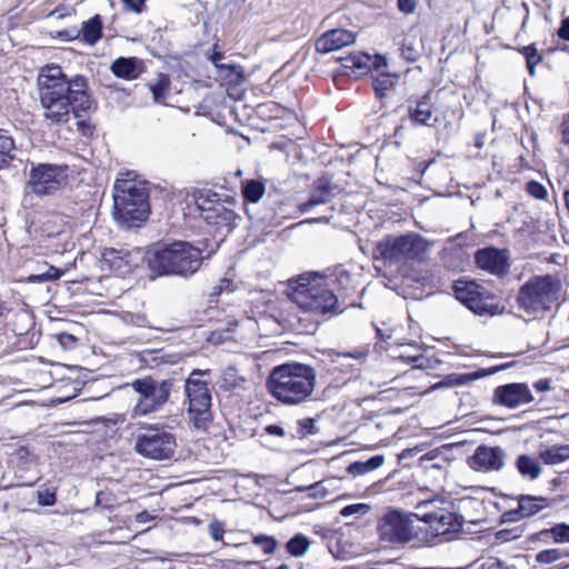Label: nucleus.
I'll list each match as a JSON object with an SVG mask.
<instances>
[{"instance_id":"nucleus-57","label":"nucleus","mask_w":569,"mask_h":569,"mask_svg":"<svg viewBox=\"0 0 569 569\" xmlns=\"http://www.w3.org/2000/svg\"><path fill=\"white\" fill-rule=\"evenodd\" d=\"M383 461H385L383 456L378 455V456L371 457L370 459H368L365 462L367 465L368 470L373 471V470L380 468L382 466Z\"/></svg>"},{"instance_id":"nucleus-15","label":"nucleus","mask_w":569,"mask_h":569,"mask_svg":"<svg viewBox=\"0 0 569 569\" xmlns=\"http://www.w3.org/2000/svg\"><path fill=\"white\" fill-rule=\"evenodd\" d=\"M67 178L68 166L38 163L30 169L28 186L33 193L44 196L60 190L67 183Z\"/></svg>"},{"instance_id":"nucleus-56","label":"nucleus","mask_w":569,"mask_h":569,"mask_svg":"<svg viewBox=\"0 0 569 569\" xmlns=\"http://www.w3.org/2000/svg\"><path fill=\"white\" fill-rule=\"evenodd\" d=\"M370 70L373 69V71L380 73V69L386 67V59L381 56H370Z\"/></svg>"},{"instance_id":"nucleus-50","label":"nucleus","mask_w":569,"mask_h":569,"mask_svg":"<svg viewBox=\"0 0 569 569\" xmlns=\"http://www.w3.org/2000/svg\"><path fill=\"white\" fill-rule=\"evenodd\" d=\"M38 502L41 506H53L56 503V495L49 489L38 491Z\"/></svg>"},{"instance_id":"nucleus-33","label":"nucleus","mask_w":569,"mask_h":569,"mask_svg":"<svg viewBox=\"0 0 569 569\" xmlns=\"http://www.w3.org/2000/svg\"><path fill=\"white\" fill-rule=\"evenodd\" d=\"M346 68L357 69L360 73L370 71V56L355 53L341 59Z\"/></svg>"},{"instance_id":"nucleus-17","label":"nucleus","mask_w":569,"mask_h":569,"mask_svg":"<svg viewBox=\"0 0 569 569\" xmlns=\"http://www.w3.org/2000/svg\"><path fill=\"white\" fill-rule=\"evenodd\" d=\"M533 400V395L526 383H507L497 387L493 391V402L508 409H516Z\"/></svg>"},{"instance_id":"nucleus-3","label":"nucleus","mask_w":569,"mask_h":569,"mask_svg":"<svg viewBox=\"0 0 569 569\" xmlns=\"http://www.w3.org/2000/svg\"><path fill=\"white\" fill-rule=\"evenodd\" d=\"M427 256V240L417 233H407L400 237H386L379 241L373 250L375 260H382L386 264L398 263L406 260L421 267L420 272L411 270L407 274V281H413L421 287L416 288L410 295L413 299L421 300L425 297V271Z\"/></svg>"},{"instance_id":"nucleus-49","label":"nucleus","mask_w":569,"mask_h":569,"mask_svg":"<svg viewBox=\"0 0 569 569\" xmlns=\"http://www.w3.org/2000/svg\"><path fill=\"white\" fill-rule=\"evenodd\" d=\"M369 509H370V507L366 503H355V505H349V506H346L345 508H342L340 511V515L342 517H350L356 513L365 515L369 511Z\"/></svg>"},{"instance_id":"nucleus-4","label":"nucleus","mask_w":569,"mask_h":569,"mask_svg":"<svg viewBox=\"0 0 569 569\" xmlns=\"http://www.w3.org/2000/svg\"><path fill=\"white\" fill-rule=\"evenodd\" d=\"M149 183L128 171L121 173L113 186V218L131 228L146 221L150 213Z\"/></svg>"},{"instance_id":"nucleus-2","label":"nucleus","mask_w":569,"mask_h":569,"mask_svg":"<svg viewBox=\"0 0 569 569\" xmlns=\"http://www.w3.org/2000/svg\"><path fill=\"white\" fill-rule=\"evenodd\" d=\"M316 386V369L301 362L276 366L266 380L269 395L284 406H299L312 400Z\"/></svg>"},{"instance_id":"nucleus-9","label":"nucleus","mask_w":569,"mask_h":569,"mask_svg":"<svg viewBox=\"0 0 569 569\" xmlns=\"http://www.w3.org/2000/svg\"><path fill=\"white\" fill-rule=\"evenodd\" d=\"M416 521L427 522V513L403 512L398 509H389L377 525V533L381 543L387 546L405 545L416 539L421 531V526Z\"/></svg>"},{"instance_id":"nucleus-55","label":"nucleus","mask_w":569,"mask_h":569,"mask_svg":"<svg viewBox=\"0 0 569 569\" xmlns=\"http://www.w3.org/2000/svg\"><path fill=\"white\" fill-rule=\"evenodd\" d=\"M348 471L352 475H363L369 472L365 461H356L348 467Z\"/></svg>"},{"instance_id":"nucleus-51","label":"nucleus","mask_w":569,"mask_h":569,"mask_svg":"<svg viewBox=\"0 0 569 569\" xmlns=\"http://www.w3.org/2000/svg\"><path fill=\"white\" fill-rule=\"evenodd\" d=\"M122 3L128 11L141 13L146 8V0H122Z\"/></svg>"},{"instance_id":"nucleus-5","label":"nucleus","mask_w":569,"mask_h":569,"mask_svg":"<svg viewBox=\"0 0 569 569\" xmlns=\"http://www.w3.org/2000/svg\"><path fill=\"white\" fill-rule=\"evenodd\" d=\"M292 301L315 316L333 317L343 312V303L317 274H301L291 284Z\"/></svg>"},{"instance_id":"nucleus-52","label":"nucleus","mask_w":569,"mask_h":569,"mask_svg":"<svg viewBox=\"0 0 569 569\" xmlns=\"http://www.w3.org/2000/svg\"><path fill=\"white\" fill-rule=\"evenodd\" d=\"M209 532L213 540H216V541L222 540L223 533H224L223 525L217 520L212 521L209 525Z\"/></svg>"},{"instance_id":"nucleus-59","label":"nucleus","mask_w":569,"mask_h":569,"mask_svg":"<svg viewBox=\"0 0 569 569\" xmlns=\"http://www.w3.org/2000/svg\"><path fill=\"white\" fill-rule=\"evenodd\" d=\"M558 36L565 41H569V17L561 21L560 28L558 29Z\"/></svg>"},{"instance_id":"nucleus-63","label":"nucleus","mask_w":569,"mask_h":569,"mask_svg":"<svg viewBox=\"0 0 569 569\" xmlns=\"http://www.w3.org/2000/svg\"><path fill=\"white\" fill-rule=\"evenodd\" d=\"M154 517L151 516L148 511H141L136 515V521L139 523H147L151 521Z\"/></svg>"},{"instance_id":"nucleus-6","label":"nucleus","mask_w":569,"mask_h":569,"mask_svg":"<svg viewBox=\"0 0 569 569\" xmlns=\"http://www.w3.org/2000/svg\"><path fill=\"white\" fill-rule=\"evenodd\" d=\"M565 289L559 274H540L529 278L518 290V308L528 315L546 313L565 301Z\"/></svg>"},{"instance_id":"nucleus-20","label":"nucleus","mask_w":569,"mask_h":569,"mask_svg":"<svg viewBox=\"0 0 569 569\" xmlns=\"http://www.w3.org/2000/svg\"><path fill=\"white\" fill-rule=\"evenodd\" d=\"M338 192V187L327 177L313 181L308 201L299 206L301 212H309L313 207L328 203Z\"/></svg>"},{"instance_id":"nucleus-45","label":"nucleus","mask_w":569,"mask_h":569,"mask_svg":"<svg viewBox=\"0 0 569 569\" xmlns=\"http://www.w3.org/2000/svg\"><path fill=\"white\" fill-rule=\"evenodd\" d=\"M425 102L421 100L417 103L416 108H409L410 120L417 124L427 123V109L423 108Z\"/></svg>"},{"instance_id":"nucleus-47","label":"nucleus","mask_w":569,"mask_h":569,"mask_svg":"<svg viewBox=\"0 0 569 569\" xmlns=\"http://www.w3.org/2000/svg\"><path fill=\"white\" fill-rule=\"evenodd\" d=\"M527 192L532 196L536 199H545L548 194L546 188L537 182V181H529L526 187Z\"/></svg>"},{"instance_id":"nucleus-28","label":"nucleus","mask_w":569,"mask_h":569,"mask_svg":"<svg viewBox=\"0 0 569 569\" xmlns=\"http://www.w3.org/2000/svg\"><path fill=\"white\" fill-rule=\"evenodd\" d=\"M398 82V76L388 72H380L372 76V86L376 94L382 99L391 92Z\"/></svg>"},{"instance_id":"nucleus-12","label":"nucleus","mask_w":569,"mask_h":569,"mask_svg":"<svg viewBox=\"0 0 569 569\" xmlns=\"http://www.w3.org/2000/svg\"><path fill=\"white\" fill-rule=\"evenodd\" d=\"M200 218L208 224L232 228L238 214L231 208L233 200L222 199L221 196L209 189H197L191 192Z\"/></svg>"},{"instance_id":"nucleus-37","label":"nucleus","mask_w":569,"mask_h":569,"mask_svg":"<svg viewBox=\"0 0 569 569\" xmlns=\"http://www.w3.org/2000/svg\"><path fill=\"white\" fill-rule=\"evenodd\" d=\"M565 557H569V552H566L559 548L545 549L536 555V561L541 565L553 563Z\"/></svg>"},{"instance_id":"nucleus-38","label":"nucleus","mask_w":569,"mask_h":569,"mask_svg":"<svg viewBox=\"0 0 569 569\" xmlns=\"http://www.w3.org/2000/svg\"><path fill=\"white\" fill-rule=\"evenodd\" d=\"M422 451H423L422 445L416 446L413 448H407L399 453V456H398L399 462L402 465V467L409 468L413 465V462H411V459H413L415 457H418V462L420 463L421 461H423V459L427 456L426 453L421 455Z\"/></svg>"},{"instance_id":"nucleus-27","label":"nucleus","mask_w":569,"mask_h":569,"mask_svg":"<svg viewBox=\"0 0 569 569\" xmlns=\"http://www.w3.org/2000/svg\"><path fill=\"white\" fill-rule=\"evenodd\" d=\"M217 77L227 84L238 86L244 81V71L238 64H219Z\"/></svg>"},{"instance_id":"nucleus-58","label":"nucleus","mask_w":569,"mask_h":569,"mask_svg":"<svg viewBox=\"0 0 569 569\" xmlns=\"http://www.w3.org/2000/svg\"><path fill=\"white\" fill-rule=\"evenodd\" d=\"M520 537L519 532H516V530H500L497 532V539L500 541H510L516 538Z\"/></svg>"},{"instance_id":"nucleus-42","label":"nucleus","mask_w":569,"mask_h":569,"mask_svg":"<svg viewBox=\"0 0 569 569\" xmlns=\"http://www.w3.org/2000/svg\"><path fill=\"white\" fill-rule=\"evenodd\" d=\"M297 492H307L309 498L322 499L328 495L327 488L323 486V481L315 482L310 486H300L295 488Z\"/></svg>"},{"instance_id":"nucleus-14","label":"nucleus","mask_w":569,"mask_h":569,"mask_svg":"<svg viewBox=\"0 0 569 569\" xmlns=\"http://www.w3.org/2000/svg\"><path fill=\"white\" fill-rule=\"evenodd\" d=\"M176 447L174 435L158 425L141 427L134 442L137 453L153 460L171 458Z\"/></svg>"},{"instance_id":"nucleus-22","label":"nucleus","mask_w":569,"mask_h":569,"mask_svg":"<svg viewBox=\"0 0 569 569\" xmlns=\"http://www.w3.org/2000/svg\"><path fill=\"white\" fill-rule=\"evenodd\" d=\"M441 261L450 270H463L469 262V253L462 246L451 243L442 250Z\"/></svg>"},{"instance_id":"nucleus-21","label":"nucleus","mask_w":569,"mask_h":569,"mask_svg":"<svg viewBox=\"0 0 569 569\" xmlns=\"http://www.w3.org/2000/svg\"><path fill=\"white\" fill-rule=\"evenodd\" d=\"M356 41V34L346 29H332L325 32L316 42L318 52L328 53Z\"/></svg>"},{"instance_id":"nucleus-44","label":"nucleus","mask_w":569,"mask_h":569,"mask_svg":"<svg viewBox=\"0 0 569 569\" xmlns=\"http://www.w3.org/2000/svg\"><path fill=\"white\" fill-rule=\"evenodd\" d=\"M433 451H429V475L431 472H435L436 480H443L447 476V468L449 466V462L443 460L442 463L440 462H432L435 460Z\"/></svg>"},{"instance_id":"nucleus-64","label":"nucleus","mask_w":569,"mask_h":569,"mask_svg":"<svg viewBox=\"0 0 569 569\" xmlns=\"http://www.w3.org/2000/svg\"><path fill=\"white\" fill-rule=\"evenodd\" d=\"M223 54L218 51H213L208 59L214 64L216 69L218 70V66L221 64L220 61L222 60Z\"/></svg>"},{"instance_id":"nucleus-60","label":"nucleus","mask_w":569,"mask_h":569,"mask_svg":"<svg viewBox=\"0 0 569 569\" xmlns=\"http://www.w3.org/2000/svg\"><path fill=\"white\" fill-rule=\"evenodd\" d=\"M533 387L539 392H547L551 389V381L549 379H540L533 383Z\"/></svg>"},{"instance_id":"nucleus-18","label":"nucleus","mask_w":569,"mask_h":569,"mask_svg":"<svg viewBox=\"0 0 569 569\" xmlns=\"http://www.w3.org/2000/svg\"><path fill=\"white\" fill-rule=\"evenodd\" d=\"M552 500L542 496L520 495L518 507L502 513V521H518L532 517L551 506Z\"/></svg>"},{"instance_id":"nucleus-35","label":"nucleus","mask_w":569,"mask_h":569,"mask_svg":"<svg viewBox=\"0 0 569 569\" xmlns=\"http://www.w3.org/2000/svg\"><path fill=\"white\" fill-rule=\"evenodd\" d=\"M242 193L247 201L256 203L264 193V184L258 180H250L243 186Z\"/></svg>"},{"instance_id":"nucleus-43","label":"nucleus","mask_w":569,"mask_h":569,"mask_svg":"<svg viewBox=\"0 0 569 569\" xmlns=\"http://www.w3.org/2000/svg\"><path fill=\"white\" fill-rule=\"evenodd\" d=\"M253 543L261 547L266 555H272L278 547L276 538L267 535L256 536L253 538Z\"/></svg>"},{"instance_id":"nucleus-39","label":"nucleus","mask_w":569,"mask_h":569,"mask_svg":"<svg viewBox=\"0 0 569 569\" xmlns=\"http://www.w3.org/2000/svg\"><path fill=\"white\" fill-rule=\"evenodd\" d=\"M521 52H522V54L526 58V64H527V69L529 71V74L531 77H533L535 73H536V71H535L536 66L541 62L542 56L538 52V50H537L535 44H530V46L523 47L521 49Z\"/></svg>"},{"instance_id":"nucleus-8","label":"nucleus","mask_w":569,"mask_h":569,"mask_svg":"<svg viewBox=\"0 0 569 569\" xmlns=\"http://www.w3.org/2000/svg\"><path fill=\"white\" fill-rule=\"evenodd\" d=\"M129 386L137 393L131 417L141 418L157 413L164 408L170 400L176 380L173 378L159 379L144 376L132 380Z\"/></svg>"},{"instance_id":"nucleus-61","label":"nucleus","mask_w":569,"mask_h":569,"mask_svg":"<svg viewBox=\"0 0 569 569\" xmlns=\"http://www.w3.org/2000/svg\"><path fill=\"white\" fill-rule=\"evenodd\" d=\"M264 431L268 435L277 436V437H284L286 432L282 427L278 425H270L264 428Z\"/></svg>"},{"instance_id":"nucleus-7","label":"nucleus","mask_w":569,"mask_h":569,"mask_svg":"<svg viewBox=\"0 0 569 569\" xmlns=\"http://www.w3.org/2000/svg\"><path fill=\"white\" fill-rule=\"evenodd\" d=\"M201 250L186 241H176L149 253L148 267L157 274H193L201 266Z\"/></svg>"},{"instance_id":"nucleus-29","label":"nucleus","mask_w":569,"mask_h":569,"mask_svg":"<svg viewBox=\"0 0 569 569\" xmlns=\"http://www.w3.org/2000/svg\"><path fill=\"white\" fill-rule=\"evenodd\" d=\"M16 144L13 139L0 129V169L8 167L14 159Z\"/></svg>"},{"instance_id":"nucleus-10","label":"nucleus","mask_w":569,"mask_h":569,"mask_svg":"<svg viewBox=\"0 0 569 569\" xmlns=\"http://www.w3.org/2000/svg\"><path fill=\"white\" fill-rule=\"evenodd\" d=\"M208 371L196 369L184 382L190 422L196 429L203 431L209 428L212 421L209 383L200 379Z\"/></svg>"},{"instance_id":"nucleus-19","label":"nucleus","mask_w":569,"mask_h":569,"mask_svg":"<svg viewBox=\"0 0 569 569\" xmlns=\"http://www.w3.org/2000/svg\"><path fill=\"white\" fill-rule=\"evenodd\" d=\"M505 451L500 447L479 446L470 458V466L476 470H500L505 465Z\"/></svg>"},{"instance_id":"nucleus-13","label":"nucleus","mask_w":569,"mask_h":569,"mask_svg":"<svg viewBox=\"0 0 569 569\" xmlns=\"http://www.w3.org/2000/svg\"><path fill=\"white\" fill-rule=\"evenodd\" d=\"M456 298L479 316H495L501 312L498 297L473 280L459 279L452 286Z\"/></svg>"},{"instance_id":"nucleus-23","label":"nucleus","mask_w":569,"mask_h":569,"mask_svg":"<svg viewBox=\"0 0 569 569\" xmlns=\"http://www.w3.org/2000/svg\"><path fill=\"white\" fill-rule=\"evenodd\" d=\"M130 254L113 248L106 249L102 253L103 263L119 276H126L131 271Z\"/></svg>"},{"instance_id":"nucleus-16","label":"nucleus","mask_w":569,"mask_h":569,"mask_svg":"<svg viewBox=\"0 0 569 569\" xmlns=\"http://www.w3.org/2000/svg\"><path fill=\"white\" fill-rule=\"evenodd\" d=\"M475 262L481 270L503 278L510 270V253L508 249L487 247L476 251Z\"/></svg>"},{"instance_id":"nucleus-48","label":"nucleus","mask_w":569,"mask_h":569,"mask_svg":"<svg viewBox=\"0 0 569 569\" xmlns=\"http://www.w3.org/2000/svg\"><path fill=\"white\" fill-rule=\"evenodd\" d=\"M233 290H234V284H233L232 280H230L228 278H222L219 280V283L212 288L210 296L218 297L222 292H231Z\"/></svg>"},{"instance_id":"nucleus-11","label":"nucleus","mask_w":569,"mask_h":569,"mask_svg":"<svg viewBox=\"0 0 569 569\" xmlns=\"http://www.w3.org/2000/svg\"><path fill=\"white\" fill-rule=\"evenodd\" d=\"M462 525L463 518L457 513L448 496L429 495V537L439 539L438 542L449 541Z\"/></svg>"},{"instance_id":"nucleus-46","label":"nucleus","mask_w":569,"mask_h":569,"mask_svg":"<svg viewBox=\"0 0 569 569\" xmlns=\"http://www.w3.org/2000/svg\"><path fill=\"white\" fill-rule=\"evenodd\" d=\"M298 425H299L298 432L301 437H307L309 435L317 433L316 421L312 418L301 419V420H299Z\"/></svg>"},{"instance_id":"nucleus-31","label":"nucleus","mask_w":569,"mask_h":569,"mask_svg":"<svg viewBox=\"0 0 569 569\" xmlns=\"http://www.w3.org/2000/svg\"><path fill=\"white\" fill-rule=\"evenodd\" d=\"M102 23L100 17L97 14L83 23L81 32L83 40L89 44H94L99 41L102 33Z\"/></svg>"},{"instance_id":"nucleus-26","label":"nucleus","mask_w":569,"mask_h":569,"mask_svg":"<svg viewBox=\"0 0 569 569\" xmlns=\"http://www.w3.org/2000/svg\"><path fill=\"white\" fill-rule=\"evenodd\" d=\"M539 458L536 459L528 455H520L516 460V467L519 473L530 480H536L541 475V466Z\"/></svg>"},{"instance_id":"nucleus-1","label":"nucleus","mask_w":569,"mask_h":569,"mask_svg":"<svg viewBox=\"0 0 569 569\" xmlns=\"http://www.w3.org/2000/svg\"><path fill=\"white\" fill-rule=\"evenodd\" d=\"M37 84L43 117L52 124L67 123L71 113L79 117L80 111L91 108L89 83L83 76L68 78L60 66L47 64L40 69Z\"/></svg>"},{"instance_id":"nucleus-36","label":"nucleus","mask_w":569,"mask_h":569,"mask_svg":"<svg viewBox=\"0 0 569 569\" xmlns=\"http://www.w3.org/2000/svg\"><path fill=\"white\" fill-rule=\"evenodd\" d=\"M368 356V351L366 349H356L353 351L349 352H338L336 356V362L340 363L341 366L347 365L349 360H353L357 363H348L350 367H356L361 365Z\"/></svg>"},{"instance_id":"nucleus-30","label":"nucleus","mask_w":569,"mask_h":569,"mask_svg":"<svg viewBox=\"0 0 569 569\" xmlns=\"http://www.w3.org/2000/svg\"><path fill=\"white\" fill-rule=\"evenodd\" d=\"M425 52V43L422 39H415L408 36L402 44V57L408 61H417Z\"/></svg>"},{"instance_id":"nucleus-32","label":"nucleus","mask_w":569,"mask_h":569,"mask_svg":"<svg viewBox=\"0 0 569 569\" xmlns=\"http://www.w3.org/2000/svg\"><path fill=\"white\" fill-rule=\"evenodd\" d=\"M309 547V538L301 533L295 535L286 545L287 551L293 557L303 556Z\"/></svg>"},{"instance_id":"nucleus-25","label":"nucleus","mask_w":569,"mask_h":569,"mask_svg":"<svg viewBox=\"0 0 569 569\" xmlns=\"http://www.w3.org/2000/svg\"><path fill=\"white\" fill-rule=\"evenodd\" d=\"M539 460L547 466H555L569 460V445H553L539 447Z\"/></svg>"},{"instance_id":"nucleus-40","label":"nucleus","mask_w":569,"mask_h":569,"mask_svg":"<svg viewBox=\"0 0 569 569\" xmlns=\"http://www.w3.org/2000/svg\"><path fill=\"white\" fill-rule=\"evenodd\" d=\"M149 89L152 93L153 101L157 103L162 102L169 90L168 77L161 74L156 83L149 84Z\"/></svg>"},{"instance_id":"nucleus-62","label":"nucleus","mask_w":569,"mask_h":569,"mask_svg":"<svg viewBox=\"0 0 569 569\" xmlns=\"http://www.w3.org/2000/svg\"><path fill=\"white\" fill-rule=\"evenodd\" d=\"M562 142L569 146V116L563 119L561 124Z\"/></svg>"},{"instance_id":"nucleus-53","label":"nucleus","mask_w":569,"mask_h":569,"mask_svg":"<svg viewBox=\"0 0 569 569\" xmlns=\"http://www.w3.org/2000/svg\"><path fill=\"white\" fill-rule=\"evenodd\" d=\"M58 341L64 349H72L77 342L72 335L64 332L58 336Z\"/></svg>"},{"instance_id":"nucleus-24","label":"nucleus","mask_w":569,"mask_h":569,"mask_svg":"<svg viewBox=\"0 0 569 569\" xmlns=\"http://www.w3.org/2000/svg\"><path fill=\"white\" fill-rule=\"evenodd\" d=\"M111 72L121 79L134 80L141 73L140 60L137 58L120 57L110 66Z\"/></svg>"},{"instance_id":"nucleus-41","label":"nucleus","mask_w":569,"mask_h":569,"mask_svg":"<svg viewBox=\"0 0 569 569\" xmlns=\"http://www.w3.org/2000/svg\"><path fill=\"white\" fill-rule=\"evenodd\" d=\"M61 274L62 273L58 268L53 266H47L46 271L30 274L28 277V282L39 283L44 281H52L59 279Z\"/></svg>"},{"instance_id":"nucleus-54","label":"nucleus","mask_w":569,"mask_h":569,"mask_svg":"<svg viewBox=\"0 0 569 569\" xmlns=\"http://www.w3.org/2000/svg\"><path fill=\"white\" fill-rule=\"evenodd\" d=\"M417 7V0H398V8L403 13H412Z\"/></svg>"},{"instance_id":"nucleus-34","label":"nucleus","mask_w":569,"mask_h":569,"mask_svg":"<svg viewBox=\"0 0 569 569\" xmlns=\"http://www.w3.org/2000/svg\"><path fill=\"white\" fill-rule=\"evenodd\" d=\"M541 536H550L555 543H569V525L561 522L556 523L549 529L540 531Z\"/></svg>"}]
</instances>
